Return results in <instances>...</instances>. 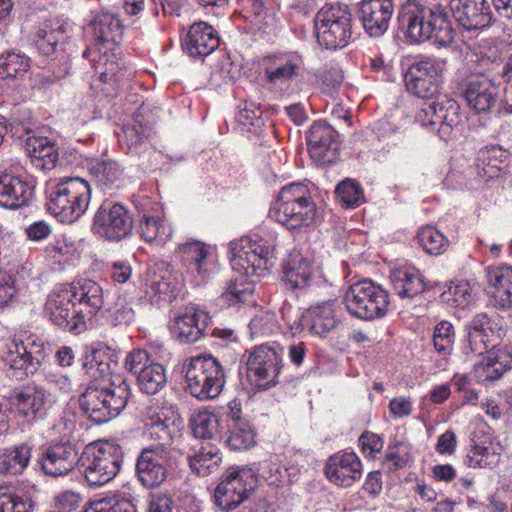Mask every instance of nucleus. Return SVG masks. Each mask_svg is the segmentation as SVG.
Segmentation results:
<instances>
[{
  "label": "nucleus",
  "instance_id": "473e14b6",
  "mask_svg": "<svg viewBox=\"0 0 512 512\" xmlns=\"http://www.w3.org/2000/svg\"><path fill=\"white\" fill-rule=\"evenodd\" d=\"M85 31L92 36L97 47L110 46L114 50L122 36V25L115 15L101 13L93 17Z\"/></svg>",
  "mask_w": 512,
  "mask_h": 512
},
{
  "label": "nucleus",
  "instance_id": "e433bc0d",
  "mask_svg": "<svg viewBox=\"0 0 512 512\" xmlns=\"http://www.w3.org/2000/svg\"><path fill=\"white\" fill-rule=\"evenodd\" d=\"M336 131L323 122L314 123L307 133L309 153L312 158L321 161L331 149H335Z\"/></svg>",
  "mask_w": 512,
  "mask_h": 512
},
{
  "label": "nucleus",
  "instance_id": "a18cd8bd",
  "mask_svg": "<svg viewBox=\"0 0 512 512\" xmlns=\"http://www.w3.org/2000/svg\"><path fill=\"white\" fill-rule=\"evenodd\" d=\"M221 463L220 450L210 443L202 445L193 456L189 457L191 470L199 476H208L218 471Z\"/></svg>",
  "mask_w": 512,
  "mask_h": 512
},
{
  "label": "nucleus",
  "instance_id": "4d7b16f0",
  "mask_svg": "<svg viewBox=\"0 0 512 512\" xmlns=\"http://www.w3.org/2000/svg\"><path fill=\"white\" fill-rule=\"evenodd\" d=\"M336 194L347 207L359 206L364 200L362 187L350 178L337 185Z\"/></svg>",
  "mask_w": 512,
  "mask_h": 512
},
{
  "label": "nucleus",
  "instance_id": "dca6fc26",
  "mask_svg": "<svg viewBox=\"0 0 512 512\" xmlns=\"http://www.w3.org/2000/svg\"><path fill=\"white\" fill-rule=\"evenodd\" d=\"M125 368L137 377L142 393L155 395L167 384L166 370L163 365L150 361L145 350L134 349L125 358Z\"/></svg>",
  "mask_w": 512,
  "mask_h": 512
},
{
  "label": "nucleus",
  "instance_id": "6ab92c4d",
  "mask_svg": "<svg viewBox=\"0 0 512 512\" xmlns=\"http://www.w3.org/2000/svg\"><path fill=\"white\" fill-rule=\"evenodd\" d=\"M182 272L185 280L194 286L206 283L211 273V263L209 260V250L204 243L199 241H189L181 244L177 248Z\"/></svg>",
  "mask_w": 512,
  "mask_h": 512
},
{
  "label": "nucleus",
  "instance_id": "603ef678",
  "mask_svg": "<svg viewBox=\"0 0 512 512\" xmlns=\"http://www.w3.org/2000/svg\"><path fill=\"white\" fill-rule=\"evenodd\" d=\"M192 430L197 438H215L219 434V424L216 415L207 411L198 413L192 420Z\"/></svg>",
  "mask_w": 512,
  "mask_h": 512
},
{
  "label": "nucleus",
  "instance_id": "4468645a",
  "mask_svg": "<svg viewBox=\"0 0 512 512\" xmlns=\"http://www.w3.org/2000/svg\"><path fill=\"white\" fill-rule=\"evenodd\" d=\"M171 467V450L164 446H147L137 456L135 475L142 486L154 489L164 483Z\"/></svg>",
  "mask_w": 512,
  "mask_h": 512
},
{
  "label": "nucleus",
  "instance_id": "e2e57ef3",
  "mask_svg": "<svg viewBox=\"0 0 512 512\" xmlns=\"http://www.w3.org/2000/svg\"><path fill=\"white\" fill-rule=\"evenodd\" d=\"M84 512H136L134 504L128 499H102L92 503Z\"/></svg>",
  "mask_w": 512,
  "mask_h": 512
},
{
  "label": "nucleus",
  "instance_id": "bf43d9fd",
  "mask_svg": "<svg viewBox=\"0 0 512 512\" xmlns=\"http://www.w3.org/2000/svg\"><path fill=\"white\" fill-rule=\"evenodd\" d=\"M159 6L163 14L172 13L167 0H125L124 2V9L129 15H137L144 8H148L152 15L157 16L159 14Z\"/></svg>",
  "mask_w": 512,
  "mask_h": 512
},
{
  "label": "nucleus",
  "instance_id": "423d86ee",
  "mask_svg": "<svg viewBox=\"0 0 512 512\" xmlns=\"http://www.w3.org/2000/svg\"><path fill=\"white\" fill-rule=\"evenodd\" d=\"M346 310L352 316L373 320L383 317L388 309V293L371 280L358 281L348 287L343 295Z\"/></svg>",
  "mask_w": 512,
  "mask_h": 512
},
{
  "label": "nucleus",
  "instance_id": "c85d7f7f",
  "mask_svg": "<svg viewBox=\"0 0 512 512\" xmlns=\"http://www.w3.org/2000/svg\"><path fill=\"white\" fill-rule=\"evenodd\" d=\"M80 461L76 447L70 441H60L47 447L41 465L45 474L56 477L69 473Z\"/></svg>",
  "mask_w": 512,
  "mask_h": 512
},
{
  "label": "nucleus",
  "instance_id": "6e6d98bb",
  "mask_svg": "<svg viewBox=\"0 0 512 512\" xmlns=\"http://www.w3.org/2000/svg\"><path fill=\"white\" fill-rule=\"evenodd\" d=\"M455 341V331L449 321L439 322L433 332V343L435 349L441 354H448L452 351Z\"/></svg>",
  "mask_w": 512,
  "mask_h": 512
},
{
  "label": "nucleus",
  "instance_id": "9d476101",
  "mask_svg": "<svg viewBox=\"0 0 512 512\" xmlns=\"http://www.w3.org/2000/svg\"><path fill=\"white\" fill-rule=\"evenodd\" d=\"M256 485L252 468L232 467L215 489V503L222 510H232L249 498Z\"/></svg>",
  "mask_w": 512,
  "mask_h": 512
},
{
  "label": "nucleus",
  "instance_id": "6e6552de",
  "mask_svg": "<svg viewBox=\"0 0 512 512\" xmlns=\"http://www.w3.org/2000/svg\"><path fill=\"white\" fill-rule=\"evenodd\" d=\"M352 15L346 5H325L316 15L315 30L320 45L327 49L346 46L351 38Z\"/></svg>",
  "mask_w": 512,
  "mask_h": 512
},
{
  "label": "nucleus",
  "instance_id": "c9c22d12",
  "mask_svg": "<svg viewBox=\"0 0 512 512\" xmlns=\"http://www.w3.org/2000/svg\"><path fill=\"white\" fill-rule=\"evenodd\" d=\"M73 294V299L84 310V315H95L104 304V292L95 281L83 280L67 285Z\"/></svg>",
  "mask_w": 512,
  "mask_h": 512
},
{
  "label": "nucleus",
  "instance_id": "20e7f679",
  "mask_svg": "<svg viewBox=\"0 0 512 512\" xmlns=\"http://www.w3.org/2000/svg\"><path fill=\"white\" fill-rule=\"evenodd\" d=\"M316 212L315 202L301 183L283 187L270 210L271 216L289 230L310 226L315 221Z\"/></svg>",
  "mask_w": 512,
  "mask_h": 512
},
{
  "label": "nucleus",
  "instance_id": "338daca9",
  "mask_svg": "<svg viewBox=\"0 0 512 512\" xmlns=\"http://www.w3.org/2000/svg\"><path fill=\"white\" fill-rule=\"evenodd\" d=\"M14 276L0 268V307L6 306L16 294Z\"/></svg>",
  "mask_w": 512,
  "mask_h": 512
},
{
  "label": "nucleus",
  "instance_id": "72a5a7b5",
  "mask_svg": "<svg viewBox=\"0 0 512 512\" xmlns=\"http://www.w3.org/2000/svg\"><path fill=\"white\" fill-rule=\"evenodd\" d=\"M284 281L292 289H312L316 285L328 288L326 281L313 273L310 263L300 254H291L284 266Z\"/></svg>",
  "mask_w": 512,
  "mask_h": 512
},
{
  "label": "nucleus",
  "instance_id": "58836bf2",
  "mask_svg": "<svg viewBox=\"0 0 512 512\" xmlns=\"http://www.w3.org/2000/svg\"><path fill=\"white\" fill-rule=\"evenodd\" d=\"M159 270H165L163 275H155L150 279L148 287L159 300L170 301L186 282L183 275H172L171 266L166 262L158 264Z\"/></svg>",
  "mask_w": 512,
  "mask_h": 512
},
{
  "label": "nucleus",
  "instance_id": "3c124183",
  "mask_svg": "<svg viewBox=\"0 0 512 512\" xmlns=\"http://www.w3.org/2000/svg\"><path fill=\"white\" fill-rule=\"evenodd\" d=\"M417 241L431 255L442 254L449 243L444 234L432 226L423 227L417 234Z\"/></svg>",
  "mask_w": 512,
  "mask_h": 512
},
{
  "label": "nucleus",
  "instance_id": "37998d69",
  "mask_svg": "<svg viewBox=\"0 0 512 512\" xmlns=\"http://www.w3.org/2000/svg\"><path fill=\"white\" fill-rule=\"evenodd\" d=\"M26 150L33 164L41 169H51L58 160L55 144L46 137L28 138Z\"/></svg>",
  "mask_w": 512,
  "mask_h": 512
},
{
  "label": "nucleus",
  "instance_id": "5701e85b",
  "mask_svg": "<svg viewBox=\"0 0 512 512\" xmlns=\"http://www.w3.org/2000/svg\"><path fill=\"white\" fill-rule=\"evenodd\" d=\"M210 322L207 312L190 305L174 317L171 331L180 342L191 344L204 336Z\"/></svg>",
  "mask_w": 512,
  "mask_h": 512
},
{
  "label": "nucleus",
  "instance_id": "4be33fe9",
  "mask_svg": "<svg viewBox=\"0 0 512 512\" xmlns=\"http://www.w3.org/2000/svg\"><path fill=\"white\" fill-rule=\"evenodd\" d=\"M337 303L335 300H327L311 306L298 320L290 324L293 335L304 330L303 320L309 324V331L319 337H325L331 332L337 323Z\"/></svg>",
  "mask_w": 512,
  "mask_h": 512
},
{
  "label": "nucleus",
  "instance_id": "9b49d317",
  "mask_svg": "<svg viewBox=\"0 0 512 512\" xmlns=\"http://www.w3.org/2000/svg\"><path fill=\"white\" fill-rule=\"evenodd\" d=\"M458 103L443 95L437 100L425 102L416 114V120L431 131L437 128L439 136L443 140L451 137L452 130L461 123Z\"/></svg>",
  "mask_w": 512,
  "mask_h": 512
},
{
  "label": "nucleus",
  "instance_id": "c756f323",
  "mask_svg": "<svg viewBox=\"0 0 512 512\" xmlns=\"http://www.w3.org/2000/svg\"><path fill=\"white\" fill-rule=\"evenodd\" d=\"M49 403L50 392L37 385L26 386L11 397V405L15 412L28 421L44 415Z\"/></svg>",
  "mask_w": 512,
  "mask_h": 512
},
{
  "label": "nucleus",
  "instance_id": "680f3d73",
  "mask_svg": "<svg viewBox=\"0 0 512 512\" xmlns=\"http://www.w3.org/2000/svg\"><path fill=\"white\" fill-rule=\"evenodd\" d=\"M34 503L29 496L0 494V512H31Z\"/></svg>",
  "mask_w": 512,
  "mask_h": 512
},
{
  "label": "nucleus",
  "instance_id": "b1692460",
  "mask_svg": "<svg viewBox=\"0 0 512 512\" xmlns=\"http://www.w3.org/2000/svg\"><path fill=\"white\" fill-rule=\"evenodd\" d=\"M512 369V345L493 346L473 367V375L479 383L500 379Z\"/></svg>",
  "mask_w": 512,
  "mask_h": 512
},
{
  "label": "nucleus",
  "instance_id": "7ed1b4c3",
  "mask_svg": "<svg viewBox=\"0 0 512 512\" xmlns=\"http://www.w3.org/2000/svg\"><path fill=\"white\" fill-rule=\"evenodd\" d=\"M48 210L61 222L73 223L88 209L91 200L89 183L80 177H67L47 189Z\"/></svg>",
  "mask_w": 512,
  "mask_h": 512
},
{
  "label": "nucleus",
  "instance_id": "1a4fd4ad",
  "mask_svg": "<svg viewBox=\"0 0 512 512\" xmlns=\"http://www.w3.org/2000/svg\"><path fill=\"white\" fill-rule=\"evenodd\" d=\"M231 254L233 269L247 277L264 276L274 266L273 249L249 238L232 243Z\"/></svg>",
  "mask_w": 512,
  "mask_h": 512
},
{
  "label": "nucleus",
  "instance_id": "f704fd0d",
  "mask_svg": "<svg viewBox=\"0 0 512 512\" xmlns=\"http://www.w3.org/2000/svg\"><path fill=\"white\" fill-rule=\"evenodd\" d=\"M184 45L191 56L204 57L218 47L219 38L212 26L198 22L190 27Z\"/></svg>",
  "mask_w": 512,
  "mask_h": 512
},
{
  "label": "nucleus",
  "instance_id": "79ce46f5",
  "mask_svg": "<svg viewBox=\"0 0 512 512\" xmlns=\"http://www.w3.org/2000/svg\"><path fill=\"white\" fill-rule=\"evenodd\" d=\"M69 24L62 22L44 23L35 34V44L43 55L54 53L56 46L68 37Z\"/></svg>",
  "mask_w": 512,
  "mask_h": 512
},
{
  "label": "nucleus",
  "instance_id": "412c9836",
  "mask_svg": "<svg viewBox=\"0 0 512 512\" xmlns=\"http://www.w3.org/2000/svg\"><path fill=\"white\" fill-rule=\"evenodd\" d=\"M467 345L465 353L483 355L490 343L503 335V325L498 316L487 313L476 314L466 326Z\"/></svg>",
  "mask_w": 512,
  "mask_h": 512
},
{
  "label": "nucleus",
  "instance_id": "09e8293b",
  "mask_svg": "<svg viewBox=\"0 0 512 512\" xmlns=\"http://www.w3.org/2000/svg\"><path fill=\"white\" fill-rule=\"evenodd\" d=\"M405 84L408 92L427 100H437L443 95L439 94L440 81L407 71Z\"/></svg>",
  "mask_w": 512,
  "mask_h": 512
},
{
  "label": "nucleus",
  "instance_id": "2eb2a0df",
  "mask_svg": "<svg viewBox=\"0 0 512 512\" xmlns=\"http://www.w3.org/2000/svg\"><path fill=\"white\" fill-rule=\"evenodd\" d=\"M45 311L54 324L67 331L79 334L86 329L84 310L75 309L73 294L67 285L49 294Z\"/></svg>",
  "mask_w": 512,
  "mask_h": 512
},
{
  "label": "nucleus",
  "instance_id": "f03ea898",
  "mask_svg": "<svg viewBox=\"0 0 512 512\" xmlns=\"http://www.w3.org/2000/svg\"><path fill=\"white\" fill-rule=\"evenodd\" d=\"M397 20L412 43L433 41L439 47H446L454 40L449 12L442 4L407 0L400 6Z\"/></svg>",
  "mask_w": 512,
  "mask_h": 512
},
{
  "label": "nucleus",
  "instance_id": "7c9ffc66",
  "mask_svg": "<svg viewBox=\"0 0 512 512\" xmlns=\"http://www.w3.org/2000/svg\"><path fill=\"white\" fill-rule=\"evenodd\" d=\"M450 9L455 20L466 30L487 27L492 20L486 0H451Z\"/></svg>",
  "mask_w": 512,
  "mask_h": 512
},
{
  "label": "nucleus",
  "instance_id": "f257e3e1",
  "mask_svg": "<svg viewBox=\"0 0 512 512\" xmlns=\"http://www.w3.org/2000/svg\"><path fill=\"white\" fill-rule=\"evenodd\" d=\"M87 374L95 379L81 394L79 402L82 411L95 423H107L125 408L130 388L121 375L104 376L108 364L98 362L94 354L83 364Z\"/></svg>",
  "mask_w": 512,
  "mask_h": 512
},
{
  "label": "nucleus",
  "instance_id": "864d4df0",
  "mask_svg": "<svg viewBox=\"0 0 512 512\" xmlns=\"http://www.w3.org/2000/svg\"><path fill=\"white\" fill-rule=\"evenodd\" d=\"M441 299L450 306L466 307L472 299L471 287L464 281L451 283L448 288L442 292Z\"/></svg>",
  "mask_w": 512,
  "mask_h": 512
},
{
  "label": "nucleus",
  "instance_id": "8fccbe9b",
  "mask_svg": "<svg viewBox=\"0 0 512 512\" xmlns=\"http://www.w3.org/2000/svg\"><path fill=\"white\" fill-rule=\"evenodd\" d=\"M226 443L231 450L241 451L249 449L255 443V434L249 422H237L229 425V434Z\"/></svg>",
  "mask_w": 512,
  "mask_h": 512
},
{
  "label": "nucleus",
  "instance_id": "bb28decb",
  "mask_svg": "<svg viewBox=\"0 0 512 512\" xmlns=\"http://www.w3.org/2000/svg\"><path fill=\"white\" fill-rule=\"evenodd\" d=\"M34 186L25 177L6 171L0 172V206L16 210L32 201Z\"/></svg>",
  "mask_w": 512,
  "mask_h": 512
},
{
  "label": "nucleus",
  "instance_id": "39448f33",
  "mask_svg": "<svg viewBox=\"0 0 512 512\" xmlns=\"http://www.w3.org/2000/svg\"><path fill=\"white\" fill-rule=\"evenodd\" d=\"M183 369L187 389L200 400L216 398L225 385L224 369L210 354L197 355L187 360Z\"/></svg>",
  "mask_w": 512,
  "mask_h": 512
},
{
  "label": "nucleus",
  "instance_id": "69168bd1",
  "mask_svg": "<svg viewBox=\"0 0 512 512\" xmlns=\"http://www.w3.org/2000/svg\"><path fill=\"white\" fill-rule=\"evenodd\" d=\"M230 305L250 303L253 300V286L249 283H233L224 293Z\"/></svg>",
  "mask_w": 512,
  "mask_h": 512
},
{
  "label": "nucleus",
  "instance_id": "13d9d810",
  "mask_svg": "<svg viewBox=\"0 0 512 512\" xmlns=\"http://www.w3.org/2000/svg\"><path fill=\"white\" fill-rule=\"evenodd\" d=\"M444 66L445 62L440 59L421 57L410 66L408 71L440 81Z\"/></svg>",
  "mask_w": 512,
  "mask_h": 512
},
{
  "label": "nucleus",
  "instance_id": "0eeeda50",
  "mask_svg": "<svg viewBox=\"0 0 512 512\" xmlns=\"http://www.w3.org/2000/svg\"><path fill=\"white\" fill-rule=\"evenodd\" d=\"M122 454L111 443H95L86 447L81 458L84 477L90 486L99 487L111 481L119 472Z\"/></svg>",
  "mask_w": 512,
  "mask_h": 512
},
{
  "label": "nucleus",
  "instance_id": "a878e982",
  "mask_svg": "<svg viewBox=\"0 0 512 512\" xmlns=\"http://www.w3.org/2000/svg\"><path fill=\"white\" fill-rule=\"evenodd\" d=\"M324 472L331 483L348 488L361 478L362 463L354 452L337 453L329 457Z\"/></svg>",
  "mask_w": 512,
  "mask_h": 512
},
{
  "label": "nucleus",
  "instance_id": "5fc2aeb1",
  "mask_svg": "<svg viewBox=\"0 0 512 512\" xmlns=\"http://www.w3.org/2000/svg\"><path fill=\"white\" fill-rule=\"evenodd\" d=\"M409 447L407 444L397 440L390 441L388 445L384 464L388 466L390 471L401 469L409 462Z\"/></svg>",
  "mask_w": 512,
  "mask_h": 512
},
{
  "label": "nucleus",
  "instance_id": "2f4dec72",
  "mask_svg": "<svg viewBox=\"0 0 512 512\" xmlns=\"http://www.w3.org/2000/svg\"><path fill=\"white\" fill-rule=\"evenodd\" d=\"M488 293L500 309L512 308V266L501 264L485 270Z\"/></svg>",
  "mask_w": 512,
  "mask_h": 512
},
{
  "label": "nucleus",
  "instance_id": "a19ab883",
  "mask_svg": "<svg viewBox=\"0 0 512 512\" xmlns=\"http://www.w3.org/2000/svg\"><path fill=\"white\" fill-rule=\"evenodd\" d=\"M141 238L156 246L165 245L172 237V228L161 216L143 214L139 220Z\"/></svg>",
  "mask_w": 512,
  "mask_h": 512
},
{
  "label": "nucleus",
  "instance_id": "ddd939ff",
  "mask_svg": "<svg viewBox=\"0 0 512 512\" xmlns=\"http://www.w3.org/2000/svg\"><path fill=\"white\" fill-rule=\"evenodd\" d=\"M261 65L268 88L283 95L300 75L302 60L294 53L280 52L264 56Z\"/></svg>",
  "mask_w": 512,
  "mask_h": 512
},
{
  "label": "nucleus",
  "instance_id": "ea45409f",
  "mask_svg": "<svg viewBox=\"0 0 512 512\" xmlns=\"http://www.w3.org/2000/svg\"><path fill=\"white\" fill-rule=\"evenodd\" d=\"M32 456V447L21 443L0 451V473L19 475L27 468Z\"/></svg>",
  "mask_w": 512,
  "mask_h": 512
},
{
  "label": "nucleus",
  "instance_id": "de8ad7c7",
  "mask_svg": "<svg viewBox=\"0 0 512 512\" xmlns=\"http://www.w3.org/2000/svg\"><path fill=\"white\" fill-rule=\"evenodd\" d=\"M115 50L116 48L111 50L110 46L104 48L97 47L96 52L98 53V58L92 60L95 73L99 75L100 80L104 83L118 80L117 75L120 72L121 66L118 62Z\"/></svg>",
  "mask_w": 512,
  "mask_h": 512
},
{
  "label": "nucleus",
  "instance_id": "a211bd4d",
  "mask_svg": "<svg viewBox=\"0 0 512 512\" xmlns=\"http://www.w3.org/2000/svg\"><path fill=\"white\" fill-rule=\"evenodd\" d=\"M1 358L9 368L32 374L44 359V350L33 337L25 340L14 338L3 345Z\"/></svg>",
  "mask_w": 512,
  "mask_h": 512
},
{
  "label": "nucleus",
  "instance_id": "cd10ccee",
  "mask_svg": "<svg viewBox=\"0 0 512 512\" xmlns=\"http://www.w3.org/2000/svg\"><path fill=\"white\" fill-rule=\"evenodd\" d=\"M499 89L484 75H474L467 79L463 96L467 105L476 113H487L495 106Z\"/></svg>",
  "mask_w": 512,
  "mask_h": 512
},
{
  "label": "nucleus",
  "instance_id": "052dcab7",
  "mask_svg": "<svg viewBox=\"0 0 512 512\" xmlns=\"http://www.w3.org/2000/svg\"><path fill=\"white\" fill-rule=\"evenodd\" d=\"M109 321L115 326H128L135 320V311L131 305L122 298H119L116 303L109 308Z\"/></svg>",
  "mask_w": 512,
  "mask_h": 512
},
{
  "label": "nucleus",
  "instance_id": "f3484780",
  "mask_svg": "<svg viewBox=\"0 0 512 512\" xmlns=\"http://www.w3.org/2000/svg\"><path fill=\"white\" fill-rule=\"evenodd\" d=\"M132 227V217L128 209L120 203L104 201L95 213L94 231L109 241L125 238L131 233Z\"/></svg>",
  "mask_w": 512,
  "mask_h": 512
},
{
  "label": "nucleus",
  "instance_id": "4c0bfd02",
  "mask_svg": "<svg viewBox=\"0 0 512 512\" xmlns=\"http://www.w3.org/2000/svg\"><path fill=\"white\" fill-rule=\"evenodd\" d=\"M395 293L401 298H413L425 289L420 272L413 267L394 269L390 275Z\"/></svg>",
  "mask_w": 512,
  "mask_h": 512
},
{
  "label": "nucleus",
  "instance_id": "f8f14e48",
  "mask_svg": "<svg viewBox=\"0 0 512 512\" xmlns=\"http://www.w3.org/2000/svg\"><path fill=\"white\" fill-rule=\"evenodd\" d=\"M247 379L258 389H267L278 383L282 351L269 345H260L247 351Z\"/></svg>",
  "mask_w": 512,
  "mask_h": 512
},
{
  "label": "nucleus",
  "instance_id": "0e129e2a",
  "mask_svg": "<svg viewBox=\"0 0 512 512\" xmlns=\"http://www.w3.org/2000/svg\"><path fill=\"white\" fill-rule=\"evenodd\" d=\"M120 142L127 145L129 150L137 149L149 136L150 128L141 124L127 125L123 128Z\"/></svg>",
  "mask_w": 512,
  "mask_h": 512
},
{
  "label": "nucleus",
  "instance_id": "774afa93",
  "mask_svg": "<svg viewBox=\"0 0 512 512\" xmlns=\"http://www.w3.org/2000/svg\"><path fill=\"white\" fill-rule=\"evenodd\" d=\"M76 428L75 415L64 413L52 426L53 432L62 438L61 441H69Z\"/></svg>",
  "mask_w": 512,
  "mask_h": 512
},
{
  "label": "nucleus",
  "instance_id": "aec40b11",
  "mask_svg": "<svg viewBox=\"0 0 512 512\" xmlns=\"http://www.w3.org/2000/svg\"><path fill=\"white\" fill-rule=\"evenodd\" d=\"M183 420L174 411L167 408L150 407L144 418V431L158 442L151 446H164L171 450L172 440L179 436Z\"/></svg>",
  "mask_w": 512,
  "mask_h": 512
},
{
  "label": "nucleus",
  "instance_id": "c03bdc74",
  "mask_svg": "<svg viewBox=\"0 0 512 512\" xmlns=\"http://www.w3.org/2000/svg\"><path fill=\"white\" fill-rule=\"evenodd\" d=\"M88 171L97 185L104 190L114 186L123 174L122 168L116 161L100 158L92 159L88 163Z\"/></svg>",
  "mask_w": 512,
  "mask_h": 512
},
{
  "label": "nucleus",
  "instance_id": "393cba45",
  "mask_svg": "<svg viewBox=\"0 0 512 512\" xmlns=\"http://www.w3.org/2000/svg\"><path fill=\"white\" fill-rule=\"evenodd\" d=\"M395 11L394 0H362L359 15L364 30L371 37L386 33Z\"/></svg>",
  "mask_w": 512,
  "mask_h": 512
},
{
  "label": "nucleus",
  "instance_id": "49530a36",
  "mask_svg": "<svg viewBox=\"0 0 512 512\" xmlns=\"http://www.w3.org/2000/svg\"><path fill=\"white\" fill-rule=\"evenodd\" d=\"M30 69V58L20 51L0 54V78L22 79Z\"/></svg>",
  "mask_w": 512,
  "mask_h": 512
}]
</instances>
